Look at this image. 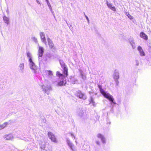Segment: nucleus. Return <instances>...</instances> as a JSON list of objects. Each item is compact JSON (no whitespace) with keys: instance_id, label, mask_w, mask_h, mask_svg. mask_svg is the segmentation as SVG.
Instances as JSON below:
<instances>
[{"instance_id":"nucleus-36","label":"nucleus","mask_w":151,"mask_h":151,"mask_svg":"<svg viewBox=\"0 0 151 151\" xmlns=\"http://www.w3.org/2000/svg\"><path fill=\"white\" fill-rule=\"evenodd\" d=\"M84 15H85V17L86 18V19L88 21V22H89V19H88V17L86 15V14H85V13L84 12Z\"/></svg>"},{"instance_id":"nucleus-10","label":"nucleus","mask_w":151,"mask_h":151,"mask_svg":"<svg viewBox=\"0 0 151 151\" xmlns=\"http://www.w3.org/2000/svg\"><path fill=\"white\" fill-rule=\"evenodd\" d=\"M40 35L42 41L45 44H46L47 42L44 33L43 32H40Z\"/></svg>"},{"instance_id":"nucleus-31","label":"nucleus","mask_w":151,"mask_h":151,"mask_svg":"<svg viewBox=\"0 0 151 151\" xmlns=\"http://www.w3.org/2000/svg\"><path fill=\"white\" fill-rule=\"evenodd\" d=\"M32 39L36 43L37 42V39L35 37H32Z\"/></svg>"},{"instance_id":"nucleus-44","label":"nucleus","mask_w":151,"mask_h":151,"mask_svg":"<svg viewBox=\"0 0 151 151\" xmlns=\"http://www.w3.org/2000/svg\"><path fill=\"white\" fill-rule=\"evenodd\" d=\"M37 3L39 4H40V3L39 2V1H37Z\"/></svg>"},{"instance_id":"nucleus-26","label":"nucleus","mask_w":151,"mask_h":151,"mask_svg":"<svg viewBox=\"0 0 151 151\" xmlns=\"http://www.w3.org/2000/svg\"><path fill=\"white\" fill-rule=\"evenodd\" d=\"M8 122H6L4 123L2 125L0 124V127L1 129H3L6 127L7 125L9 124Z\"/></svg>"},{"instance_id":"nucleus-27","label":"nucleus","mask_w":151,"mask_h":151,"mask_svg":"<svg viewBox=\"0 0 151 151\" xmlns=\"http://www.w3.org/2000/svg\"><path fill=\"white\" fill-rule=\"evenodd\" d=\"M70 80L71 82L73 84H75V82L76 81V80L73 77H71Z\"/></svg>"},{"instance_id":"nucleus-40","label":"nucleus","mask_w":151,"mask_h":151,"mask_svg":"<svg viewBox=\"0 0 151 151\" xmlns=\"http://www.w3.org/2000/svg\"><path fill=\"white\" fill-rule=\"evenodd\" d=\"M48 7L49 8V9L50 11H52V7H51V6H49Z\"/></svg>"},{"instance_id":"nucleus-7","label":"nucleus","mask_w":151,"mask_h":151,"mask_svg":"<svg viewBox=\"0 0 151 151\" xmlns=\"http://www.w3.org/2000/svg\"><path fill=\"white\" fill-rule=\"evenodd\" d=\"M41 87H42V89L43 91H45V93H47V95H48L49 93L46 92L51 90V87L50 86H45L44 85H41Z\"/></svg>"},{"instance_id":"nucleus-46","label":"nucleus","mask_w":151,"mask_h":151,"mask_svg":"<svg viewBox=\"0 0 151 151\" xmlns=\"http://www.w3.org/2000/svg\"><path fill=\"white\" fill-rule=\"evenodd\" d=\"M149 46L150 47H151V46H150V45Z\"/></svg>"},{"instance_id":"nucleus-11","label":"nucleus","mask_w":151,"mask_h":151,"mask_svg":"<svg viewBox=\"0 0 151 151\" xmlns=\"http://www.w3.org/2000/svg\"><path fill=\"white\" fill-rule=\"evenodd\" d=\"M4 137L7 140H10L12 139L13 138V136L12 134H6L4 135Z\"/></svg>"},{"instance_id":"nucleus-45","label":"nucleus","mask_w":151,"mask_h":151,"mask_svg":"<svg viewBox=\"0 0 151 151\" xmlns=\"http://www.w3.org/2000/svg\"><path fill=\"white\" fill-rule=\"evenodd\" d=\"M6 12L7 13H9V11L8 10H7L6 11Z\"/></svg>"},{"instance_id":"nucleus-32","label":"nucleus","mask_w":151,"mask_h":151,"mask_svg":"<svg viewBox=\"0 0 151 151\" xmlns=\"http://www.w3.org/2000/svg\"><path fill=\"white\" fill-rule=\"evenodd\" d=\"M66 23L67 24V25H68V26L69 27V28L71 30L72 29H73V27H72V25H70V24H68L67 23V22L66 21Z\"/></svg>"},{"instance_id":"nucleus-42","label":"nucleus","mask_w":151,"mask_h":151,"mask_svg":"<svg viewBox=\"0 0 151 151\" xmlns=\"http://www.w3.org/2000/svg\"><path fill=\"white\" fill-rule=\"evenodd\" d=\"M71 134V137H73L74 138H75V136L72 133H70Z\"/></svg>"},{"instance_id":"nucleus-2","label":"nucleus","mask_w":151,"mask_h":151,"mask_svg":"<svg viewBox=\"0 0 151 151\" xmlns=\"http://www.w3.org/2000/svg\"><path fill=\"white\" fill-rule=\"evenodd\" d=\"M101 93L106 98L108 99L111 102V104H116V103L114 101V99L113 96L109 93H107L102 88L99 90Z\"/></svg>"},{"instance_id":"nucleus-18","label":"nucleus","mask_w":151,"mask_h":151,"mask_svg":"<svg viewBox=\"0 0 151 151\" xmlns=\"http://www.w3.org/2000/svg\"><path fill=\"white\" fill-rule=\"evenodd\" d=\"M140 37L144 39L145 40L148 39L147 36L143 32H141L140 33Z\"/></svg>"},{"instance_id":"nucleus-22","label":"nucleus","mask_w":151,"mask_h":151,"mask_svg":"<svg viewBox=\"0 0 151 151\" xmlns=\"http://www.w3.org/2000/svg\"><path fill=\"white\" fill-rule=\"evenodd\" d=\"M66 83V81L65 80L63 79V80L60 81V82L58 83V85L60 86H62L63 85H65Z\"/></svg>"},{"instance_id":"nucleus-24","label":"nucleus","mask_w":151,"mask_h":151,"mask_svg":"<svg viewBox=\"0 0 151 151\" xmlns=\"http://www.w3.org/2000/svg\"><path fill=\"white\" fill-rule=\"evenodd\" d=\"M89 101L90 102L89 104L91 103L92 104L93 106H96V104H95V102L94 101V100L92 96H91L90 97V99L89 100Z\"/></svg>"},{"instance_id":"nucleus-47","label":"nucleus","mask_w":151,"mask_h":151,"mask_svg":"<svg viewBox=\"0 0 151 151\" xmlns=\"http://www.w3.org/2000/svg\"><path fill=\"white\" fill-rule=\"evenodd\" d=\"M46 122V120H45V121H44V122Z\"/></svg>"},{"instance_id":"nucleus-43","label":"nucleus","mask_w":151,"mask_h":151,"mask_svg":"<svg viewBox=\"0 0 151 151\" xmlns=\"http://www.w3.org/2000/svg\"><path fill=\"white\" fill-rule=\"evenodd\" d=\"M71 134V137H73L74 138H75V136L72 133H70Z\"/></svg>"},{"instance_id":"nucleus-14","label":"nucleus","mask_w":151,"mask_h":151,"mask_svg":"<svg viewBox=\"0 0 151 151\" xmlns=\"http://www.w3.org/2000/svg\"><path fill=\"white\" fill-rule=\"evenodd\" d=\"M97 137L98 138L101 139V141L103 144L106 143V139L101 134H98L97 135Z\"/></svg>"},{"instance_id":"nucleus-15","label":"nucleus","mask_w":151,"mask_h":151,"mask_svg":"<svg viewBox=\"0 0 151 151\" xmlns=\"http://www.w3.org/2000/svg\"><path fill=\"white\" fill-rule=\"evenodd\" d=\"M106 2L108 7L110 8L112 10L115 12L116 11V8L114 6H112V4L108 2V1L106 0Z\"/></svg>"},{"instance_id":"nucleus-16","label":"nucleus","mask_w":151,"mask_h":151,"mask_svg":"<svg viewBox=\"0 0 151 151\" xmlns=\"http://www.w3.org/2000/svg\"><path fill=\"white\" fill-rule=\"evenodd\" d=\"M137 50L139 51L140 56H142L145 55V54L141 46H139L138 47Z\"/></svg>"},{"instance_id":"nucleus-34","label":"nucleus","mask_w":151,"mask_h":151,"mask_svg":"<svg viewBox=\"0 0 151 151\" xmlns=\"http://www.w3.org/2000/svg\"><path fill=\"white\" fill-rule=\"evenodd\" d=\"M46 2L47 3L48 7L51 6L48 0L46 1Z\"/></svg>"},{"instance_id":"nucleus-30","label":"nucleus","mask_w":151,"mask_h":151,"mask_svg":"<svg viewBox=\"0 0 151 151\" xmlns=\"http://www.w3.org/2000/svg\"><path fill=\"white\" fill-rule=\"evenodd\" d=\"M118 79H114L115 82V83L116 86H118L119 83V82Z\"/></svg>"},{"instance_id":"nucleus-25","label":"nucleus","mask_w":151,"mask_h":151,"mask_svg":"<svg viewBox=\"0 0 151 151\" xmlns=\"http://www.w3.org/2000/svg\"><path fill=\"white\" fill-rule=\"evenodd\" d=\"M59 61L60 64L62 68H64V67H67V66L65 65V63L64 62L63 60H60Z\"/></svg>"},{"instance_id":"nucleus-3","label":"nucleus","mask_w":151,"mask_h":151,"mask_svg":"<svg viewBox=\"0 0 151 151\" xmlns=\"http://www.w3.org/2000/svg\"><path fill=\"white\" fill-rule=\"evenodd\" d=\"M47 40L50 48L52 52H54L56 50V48L52 41L49 37L47 38Z\"/></svg>"},{"instance_id":"nucleus-13","label":"nucleus","mask_w":151,"mask_h":151,"mask_svg":"<svg viewBox=\"0 0 151 151\" xmlns=\"http://www.w3.org/2000/svg\"><path fill=\"white\" fill-rule=\"evenodd\" d=\"M53 55L50 53H47L44 57V60L45 61H47L48 59H50Z\"/></svg>"},{"instance_id":"nucleus-29","label":"nucleus","mask_w":151,"mask_h":151,"mask_svg":"<svg viewBox=\"0 0 151 151\" xmlns=\"http://www.w3.org/2000/svg\"><path fill=\"white\" fill-rule=\"evenodd\" d=\"M45 146L44 142H42V144H41L40 148L43 150H44L45 148Z\"/></svg>"},{"instance_id":"nucleus-37","label":"nucleus","mask_w":151,"mask_h":151,"mask_svg":"<svg viewBox=\"0 0 151 151\" xmlns=\"http://www.w3.org/2000/svg\"><path fill=\"white\" fill-rule=\"evenodd\" d=\"M51 13H52V15H53L54 18H55V14L54 13V12L53 11V10H52V11H51Z\"/></svg>"},{"instance_id":"nucleus-28","label":"nucleus","mask_w":151,"mask_h":151,"mask_svg":"<svg viewBox=\"0 0 151 151\" xmlns=\"http://www.w3.org/2000/svg\"><path fill=\"white\" fill-rule=\"evenodd\" d=\"M56 76L60 78H63V77L64 76L62 74L60 73L58 71H57L56 72Z\"/></svg>"},{"instance_id":"nucleus-23","label":"nucleus","mask_w":151,"mask_h":151,"mask_svg":"<svg viewBox=\"0 0 151 151\" xmlns=\"http://www.w3.org/2000/svg\"><path fill=\"white\" fill-rule=\"evenodd\" d=\"M45 73L49 77H50L51 78L53 75L52 72L51 70H45Z\"/></svg>"},{"instance_id":"nucleus-12","label":"nucleus","mask_w":151,"mask_h":151,"mask_svg":"<svg viewBox=\"0 0 151 151\" xmlns=\"http://www.w3.org/2000/svg\"><path fill=\"white\" fill-rule=\"evenodd\" d=\"M79 72L81 77L83 80L85 81L86 80V75L82 70H80Z\"/></svg>"},{"instance_id":"nucleus-35","label":"nucleus","mask_w":151,"mask_h":151,"mask_svg":"<svg viewBox=\"0 0 151 151\" xmlns=\"http://www.w3.org/2000/svg\"><path fill=\"white\" fill-rule=\"evenodd\" d=\"M128 17L131 19H133V17L129 14L128 15Z\"/></svg>"},{"instance_id":"nucleus-1","label":"nucleus","mask_w":151,"mask_h":151,"mask_svg":"<svg viewBox=\"0 0 151 151\" xmlns=\"http://www.w3.org/2000/svg\"><path fill=\"white\" fill-rule=\"evenodd\" d=\"M27 57L28 58L29 65L30 68L32 70L34 73L36 74L38 69V67L35 65L33 61L32 58V55L29 52H27Z\"/></svg>"},{"instance_id":"nucleus-8","label":"nucleus","mask_w":151,"mask_h":151,"mask_svg":"<svg viewBox=\"0 0 151 151\" xmlns=\"http://www.w3.org/2000/svg\"><path fill=\"white\" fill-rule=\"evenodd\" d=\"M66 141L67 142V143L70 147V149L72 150L73 151H74V146L73 144L72 143L70 140L68 138H66Z\"/></svg>"},{"instance_id":"nucleus-41","label":"nucleus","mask_w":151,"mask_h":151,"mask_svg":"<svg viewBox=\"0 0 151 151\" xmlns=\"http://www.w3.org/2000/svg\"><path fill=\"white\" fill-rule=\"evenodd\" d=\"M41 141H44V138L43 137H41Z\"/></svg>"},{"instance_id":"nucleus-19","label":"nucleus","mask_w":151,"mask_h":151,"mask_svg":"<svg viewBox=\"0 0 151 151\" xmlns=\"http://www.w3.org/2000/svg\"><path fill=\"white\" fill-rule=\"evenodd\" d=\"M19 71L20 72L23 73L24 72V63H21L19 66Z\"/></svg>"},{"instance_id":"nucleus-20","label":"nucleus","mask_w":151,"mask_h":151,"mask_svg":"<svg viewBox=\"0 0 151 151\" xmlns=\"http://www.w3.org/2000/svg\"><path fill=\"white\" fill-rule=\"evenodd\" d=\"M63 73L64 74V77H65L67 76L68 75V69L67 67H64V68H63Z\"/></svg>"},{"instance_id":"nucleus-17","label":"nucleus","mask_w":151,"mask_h":151,"mask_svg":"<svg viewBox=\"0 0 151 151\" xmlns=\"http://www.w3.org/2000/svg\"><path fill=\"white\" fill-rule=\"evenodd\" d=\"M129 41L132 48L134 49H135L136 47V46L134 39L133 38H130L129 39Z\"/></svg>"},{"instance_id":"nucleus-9","label":"nucleus","mask_w":151,"mask_h":151,"mask_svg":"<svg viewBox=\"0 0 151 151\" xmlns=\"http://www.w3.org/2000/svg\"><path fill=\"white\" fill-rule=\"evenodd\" d=\"M114 79H119V72L117 70H115L113 75Z\"/></svg>"},{"instance_id":"nucleus-38","label":"nucleus","mask_w":151,"mask_h":151,"mask_svg":"<svg viewBox=\"0 0 151 151\" xmlns=\"http://www.w3.org/2000/svg\"><path fill=\"white\" fill-rule=\"evenodd\" d=\"M98 87L99 88V89L100 90L102 88V86L101 85H98Z\"/></svg>"},{"instance_id":"nucleus-5","label":"nucleus","mask_w":151,"mask_h":151,"mask_svg":"<svg viewBox=\"0 0 151 151\" xmlns=\"http://www.w3.org/2000/svg\"><path fill=\"white\" fill-rule=\"evenodd\" d=\"M76 95L79 98L85 100L87 99V96L85 93H82L80 91H78L76 93Z\"/></svg>"},{"instance_id":"nucleus-39","label":"nucleus","mask_w":151,"mask_h":151,"mask_svg":"<svg viewBox=\"0 0 151 151\" xmlns=\"http://www.w3.org/2000/svg\"><path fill=\"white\" fill-rule=\"evenodd\" d=\"M96 143L97 145H100V142L99 141H96Z\"/></svg>"},{"instance_id":"nucleus-21","label":"nucleus","mask_w":151,"mask_h":151,"mask_svg":"<svg viewBox=\"0 0 151 151\" xmlns=\"http://www.w3.org/2000/svg\"><path fill=\"white\" fill-rule=\"evenodd\" d=\"M3 20L5 23L8 25L9 23V18L5 16H3Z\"/></svg>"},{"instance_id":"nucleus-6","label":"nucleus","mask_w":151,"mask_h":151,"mask_svg":"<svg viewBox=\"0 0 151 151\" xmlns=\"http://www.w3.org/2000/svg\"><path fill=\"white\" fill-rule=\"evenodd\" d=\"M48 135L50 139L53 142L57 143V141L55 138V135L52 132H49L48 133Z\"/></svg>"},{"instance_id":"nucleus-4","label":"nucleus","mask_w":151,"mask_h":151,"mask_svg":"<svg viewBox=\"0 0 151 151\" xmlns=\"http://www.w3.org/2000/svg\"><path fill=\"white\" fill-rule=\"evenodd\" d=\"M39 49L38 50L39 61L40 62L42 61V57L43 55L44 52V48L41 46H39L38 44Z\"/></svg>"},{"instance_id":"nucleus-33","label":"nucleus","mask_w":151,"mask_h":151,"mask_svg":"<svg viewBox=\"0 0 151 151\" xmlns=\"http://www.w3.org/2000/svg\"><path fill=\"white\" fill-rule=\"evenodd\" d=\"M135 63H136V65L137 66H138L139 65V61L137 60H135Z\"/></svg>"}]
</instances>
